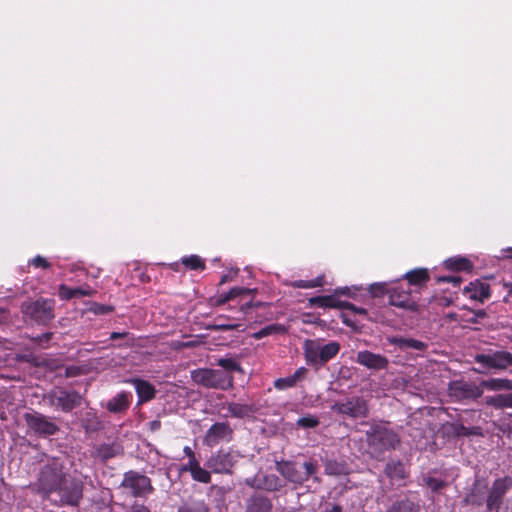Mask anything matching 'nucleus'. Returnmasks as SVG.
Listing matches in <instances>:
<instances>
[{
  "label": "nucleus",
  "mask_w": 512,
  "mask_h": 512,
  "mask_svg": "<svg viewBox=\"0 0 512 512\" xmlns=\"http://www.w3.org/2000/svg\"><path fill=\"white\" fill-rule=\"evenodd\" d=\"M36 488L44 496L61 504L77 505L82 497V486L64 475L58 460H53L41 468Z\"/></svg>",
  "instance_id": "f257e3e1"
},
{
  "label": "nucleus",
  "mask_w": 512,
  "mask_h": 512,
  "mask_svg": "<svg viewBox=\"0 0 512 512\" xmlns=\"http://www.w3.org/2000/svg\"><path fill=\"white\" fill-rule=\"evenodd\" d=\"M366 438L369 448L377 455L395 449L400 443L398 434L383 422L371 424Z\"/></svg>",
  "instance_id": "f03ea898"
},
{
  "label": "nucleus",
  "mask_w": 512,
  "mask_h": 512,
  "mask_svg": "<svg viewBox=\"0 0 512 512\" xmlns=\"http://www.w3.org/2000/svg\"><path fill=\"white\" fill-rule=\"evenodd\" d=\"M192 380L206 388L228 390L233 387V376L210 368L197 369L191 372Z\"/></svg>",
  "instance_id": "7ed1b4c3"
},
{
  "label": "nucleus",
  "mask_w": 512,
  "mask_h": 512,
  "mask_svg": "<svg viewBox=\"0 0 512 512\" xmlns=\"http://www.w3.org/2000/svg\"><path fill=\"white\" fill-rule=\"evenodd\" d=\"M340 350L338 342H329L323 346L311 340L304 343V355L308 364L323 365L334 358Z\"/></svg>",
  "instance_id": "20e7f679"
},
{
  "label": "nucleus",
  "mask_w": 512,
  "mask_h": 512,
  "mask_svg": "<svg viewBox=\"0 0 512 512\" xmlns=\"http://www.w3.org/2000/svg\"><path fill=\"white\" fill-rule=\"evenodd\" d=\"M44 401L51 407L70 412L81 405L82 397L76 391L56 387L44 396Z\"/></svg>",
  "instance_id": "39448f33"
},
{
  "label": "nucleus",
  "mask_w": 512,
  "mask_h": 512,
  "mask_svg": "<svg viewBox=\"0 0 512 512\" xmlns=\"http://www.w3.org/2000/svg\"><path fill=\"white\" fill-rule=\"evenodd\" d=\"M242 455L234 449H220L206 461V467L215 474H231Z\"/></svg>",
  "instance_id": "423d86ee"
},
{
  "label": "nucleus",
  "mask_w": 512,
  "mask_h": 512,
  "mask_svg": "<svg viewBox=\"0 0 512 512\" xmlns=\"http://www.w3.org/2000/svg\"><path fill=\"white\" fill-rule=\"evenodd\" d=\"M370 292L374 296L387 292L390 294L389 298L391 305L410 310L415 308V303L411 301L408 290L399 289V287H388V284L383 282L371 284Z\"/></svg>",
  "instance_id": "0eeeda50"
},
{
  "label": "nucleus",
  "mask_w": 512,
  "mask_h": 512,
  "mask_svg": "<svg viewBox=\"0 0 512 512\" xmlns=\"http://www.w3.org/2000/svg\"><path fill=\"white\" fill-rule=\"evenodd\" d=\"M121 487L134 497H145L153 491L151 480L138 472L128 471L124 474Z\"/></svg>",
  "instance_id": "6e6552de"
},
{
  "label": "nucleus",
  "mask_w": 512,
  "mask_h": 512,
  "mask_svg": "<svg viewBox=\"0 0 512 512\" xmlns=\"http://www.w3.org/2000/svg\"><path fill=\"white\" fill-rule=\"evenodd\" d=\"M331 410L353 419L365 418L369 412L367 402L360 397H351L344 401L335 402L331 406Z\"/></svg>",
  "instance_id": "1a4fd4ad"
},
{
  "label": "nucleus",
  "mask_w": 512,
  "mask_h": 512,
  "mask_svg": "<svg viewBox=\"0 0 512 512\" xmlns=\"http://www.w3.org/2000/svg\"><path fill=\"white\" fill-rule=\"evenodd\" d=\"M54 304L52 299H39L23 304L22 311L33 320L39 323H46L54 317Z\"/></svg>",
  "instance_id": "9d476101"
},
{
  "label": "nucleus",
  "mask_w": 512,
  "mask_h": 512,
  "mask_svg": "<svg viewBox=\"0 0 512 512\" xmlns=\"http://www.w3.org/2000/svg\"><path fill=\"white\" fill-rule=\"evenodd\" d=\"M448 393L456 401L475 400L483 394V389L472 382L454 380L449 383Z\"/></svg>",
  "instance_id": "9b49d317"
},
{
  "label": "nucleus",
  "mask_w": 512,
  "mask_h": 512,
  "mask_svg": "<svg viewBox=\"0 0 512 512\" xmlns=\"http://www.w3.org/2000/svg\"><path fill=\"white\" fill-rule=\"evenodd\" d=\"M233 430L225 422L213 424L206 432L203 442L208 447H215L221 442H229L232 439Z\"/></svg>",
  "instance_id": "f8f14e48"
},
{
  "label": "nucleus",
  "mask_w": 512,
  "mask_h": 512,
  "mask_svg": "<svg viewBox=\"0 0 512 512\" xmlns=\"http://www.w3.org/2000/svg\"><path fill=\"white\" fill-rule=\"evenodd\" d=\"M475 361L487 368L505 369L512 366V354L506 351L479 354L475 357Z\"/></svg>",
  "instance_id": "ddd939ff"
},
{
  "label": "nucleus",
  "mask_w": 512,
  "mask_h": 512,
  "mask_svg": "<svg viewBox=\"0 0 512 512\" xmlns=\"http://www.w3.org/2000/svg\"><path fill=\"white\" fill-rule=\"evenodd\" d=\"M25 419L28 426L39 435H53L58 430L57 425L49 421L48 418L42 414L28 413L26 414Z\"/></svg>",
  "instance_id": "4468645a"
},
{
  "label": "nucleus",
  "mask_w": 512,
  "mask_h": 512,
  "mask_svg": "<svg viewBox=\"0 0 512 512\" xmlns=\"http://www.w3.org/2000/svg\"><path fill=\"white\" fill-rule=\"evenodd\" d=\"M512 486V478L504 477L496 479L492 485L487 498V507L489 510L497 509L501 503L503 495Z\"/></svg>",
  "instance_id": "2eb2a0df"
},
{
  "label": "nucleus",
  "mask_w": 512,
  "mask_h": 512,
  "mask_svg": "<svg viewBox=\"0 0 512 512\" xmlns=\"http://www.w3.org/2000/svg\"><path fill=\"white\" fill-rule=\"evenodd\" d=\"M356 362L372 370L386 369L389 363L385 356L370 352L368 350L359 351L357 353Z\"/></svg>",
  "instance_id": "dca6fc26"
},
{
  "label": "nucleus",
  "mask_w": 512,
  "mask_h": 512,
  "mask_svg": "<svg viewBox=\"0 0 512 512\" xmlns=\"http://www.w3.org/2000/svg\"><path fill=\"white\" fill-rule=\"evenodd\" d=\"M277 470L283 477L292 483L302 484L305 481V474H302V469L297 467L294 463H278Z\"/></svg>",
  "instance_id": "f3484780"
},
{
  "label": "nucleus",
  "mask_w": 512,
  "mask_h": 512,
  "mask_svg": "<svg viewBox=\"0 0 512 512\" xmlns=\"http://www.w3.org/2000/svg\"><path fill=\"white\" fill-rule=\"evenodd\" d=\"M464 294L472 300L484 302L490 297V287L481 281L471 282L464 288Z\"/></svg>",
  "instance_id": "a211bd4d"
},
{
  "label": "nucleus",
  "mask_w": 512,
  "mask_h": 512,
  "mask_svg": "<svg viewBox=\"0 0 512 512\" xmlns=\"http://www.w3.org/2000/svg\"><path fill=\"white\" fill-rule=\"evenodd\" d=\"M182 471H189L194 481L204 484L211 482V473H213L210 469L201 467L198 460L185 464L182 467Z\"/></svg>",
  "instance_id": "6ab92c4d"
},
{
  "label": "nucleus",
  "mask_w": 512,
  "mask_h": 512,
  "mask_svg": "<svg viewBox=\"0 0 512 512\" xmlns=\"http://www.w3.org/2000/svg\"><path fill=\"white\" fill-rule=\"evenodd\" d=\"M387 341L390 344L398 346L399 349H401V350L413 349V350L423 351L427 348L426 343L416 340V339H413V338L392 336V337H388Z\"/></svg>",
  "instance_id": "aec40b11"
},
{
  "label": "nucleus",
  "mask_w": 512,
  "mask_h": 512,
  "mask_svg": "<svg viewBox=\"0 0 512 512\" xmlns=\"http://www.w3.org/2000/svg\"><path fill=\"white\" fill-rule=\"evenodd\" d=\"M444 432L453 437L459 436H470V435H479L480 429L478 427H465L460 423H446L443 426Z\"/></svg>",
  "instance_id": "412c9836"
},
{
  "label": "nucleus",
  "mask_w": 512,
  "mask_h": 512,
  "mask_svg": "<svg viewBox=\"0 0 512 512\" xmlns=\"http://www.w3.org/2000/svg\"><path fill=\"white\" fill-rule=\"evenodd\" d=\"M94 293V290L90 287H79V288H69L68 286L61 284L59 286V297L62 300H69L74 297H83L90 296Z\"/></svg>",
  "instance_id": "4be33fe9"
},
{
  "label": "nucleus",
  "mask_w": 512,
  "mask_h": 512,
  "mask_svg": "<svg viewBox=\"0 0 512 512\" xmlns=\"http://www.w3.org/2000/svg\"><path fill=\"white\" fill-rule=\"evenodd\" d=\"M130 394L120 392L107 402L106 408L113 413H119L128 408L130 404Z\"/></svg>",
  "instance_id": "5701e85b"
},
{
  "label": "nucleus",
  "mask_w": 512,
  "mask_h": 512,
  "mask_svg": "<svg viewBox=\"0 0 512 512\" xmlns=\"http://www.w3.org/2000/svg\"><path fill=\"white\" fill-rule=\"evenodd\" d=\"M385 473L392 481H400L407 476L405 466L401 461L388 462L385 467Z\"/></svg>",
  "instance_id": "b1692460"
},
{
  "label": "nucleus",
  "mask_w": 512,
  "mask_h": 512,
  "mask_svg": "<svg viewBox=\"0 0 512 512\" xmlns=\"http://www.w3.org/2000/svg\"><path fill=\"white\" fill-rule=\"evenodd\" d=\"M132 382L140 401H149L155 396V389L149 382L140 379H134Z\"/></svg>",
  "instance_id": "393cba45"
},
{
  "label": "nucleus",
  "mask_w": 512,
  "mask_h": 512,
  "mask_svg": "<svg viewBox=\"0 0 512 512\" xmlns=\"http://www.w3.org/2000/svg\"><path fill=\"white\" fill-rule=\"evenodd\" d=\"M311 306L321 308H341L342 301L336 298L334 295H323L316 296L309 299Z\"/></svg>",
  "instance_id": "a878e982"
},
{
  "label": "nucleus",
  "mask_w": 512,
  "mask_h": 512,
  "mask_svg": "<svg viewBox=\"0 0 512 512\" xmlns=\"http://www.w3.org/2000/svg\"><path fill=\"white\" fill-rule=\"evenodd\" d=\"M246 484L251 487L263 488L269 491L279 490L283 485L275 475H267L263 478L262 484H255L256 479H246Z\"/></svg>",
  "instance_id": "bb28decb"
},
{
  "label": "nucleus",
  "mask_w": 512,
  "mask_h": 512,
  "mask_svg": "<svg viewBox=\"0 0 512 512\" xmlns=\"http://www.w3.org/2000/svg\"><path fill=\"white\" fill-rule=\"evenodd\" d=\"M271 502L262 496H253L247 504V512H270Z\"/></svg>",
  "instance_id": "cd10ccee"
},
{
  "label": "nucleus",
  "mask_w": 512,
  "mask_h": 512,
  "mask_svg": "<svg viewBox=\"0 0 512 512\" xmlns=\"http://www.w3.org/2000/svg\"><path fill=\"white\" fill-rule=\"evenodd\" d=\"M480 387L486 388L491 391L499 390H512V381L509 379L493 378L489 380H483Z\"/></svg>",
  "instance_id": "c85d7f7f"
},
{
  "label": "nucleus",
  "mask_w": 512,
  "mask_h": 512,
  "mask_svg": "<svg viewBox=\"0 0 512 512\" xmlns=\"http://www.w3.org/2000/svg\"><path fill=\"white\" fill-rule=\"evenodd\" d=\"M447 269L455 271L469 270L472 267L471 262L465 257H451L444 261Z\"/></svg>",
  "instance_id": "c756f323"
},
{
  "label": "nucleus",
  "mask_w": 512,
  "mask_h": 512,
  "mask_svg": "<svg viewBox=\"0 0 512 512\" xmlns=\"http://www.w3.org/2000/svg\"><path fill=\"white\" fill-rule=\"evenodd\" d=\"M217 365L224 369V372L231 375L232 372H243V369L236 358L225 357L217 360Z\"/></svg>",
  "instance_id": "7c9ffc66"
},
{
  "label": "nucleus",
  "mask_w": 512,
  "mask_h": 512,
  "mask_svg": "<svg viewBox=\"0 0 512 512\" xmlns=\"http://www.w3.org/2000/svg\"><path fill=\"white\" fill-rule=\"evenodd\" d=\"M285 332H286V327L284 325L270 324V325L263 327L259 331L254 332L252 334V337L254 339H261V338L267 337L272 334H281V333H285Z\"/></svg>",
  "instance_id": "2f4dec72"
},
{
  "label": "nucleus",
  "mask_w": 512,
  "mask_h": 512,
  "mask_svg": "<svg viewBox=\"0 0 512 512\" xmlns=\"http://www.w3.org/2000/svg\"><path fill=\"white\" fill-rule=\"evenodd\" d=\"M228 413L235 418H243L252 412L250 406L241 403L231 402L227 404Z\"/></svg>",
  "instance_id": "473e14b6"
},
{
  "label": "nucleus",
  "mask_w": 512,
  "mask_h": 512,
  "mask_svg": "<svg viewBox=\"0 0 512 512\" xmlns=\"http://www.w3.org/2000/svg\"><path fill=\"white\" fill-rule=\"evenodd\" d=\"M404 277L408 280L409 284H421L429 279L428 271L426 269H414L405 273Z\"/></svg>",
  "instance_id": "72a5a7b5"
},
{
  "label": "nucleus",
  "mask_w": 512,
  "mask_h": 512,
  "mask_svg": "<svg viewBox=\"0 0 512 512\" xmlns=\"http://www.w3.org/2000/svg\"><path fill=\"white\" fill-rule=\"evenodd\" d=\"M486 403L495 408L512 407V394L488 397Z\"/></svg>",
  "instance_id": "f704fd0d"
},
{
  "label": "nucleus",
  "mask_w": 512,
  "mask_h": 512,
  "mask_svg": "<svg viewBox=\"0 0 512 512\" xmlns=\"http://www.w3.org/2000/svg\"><path fill=\"white\" fill-rule=\"evenodd\" d=\"M419 507L409 500L394 503L387 512H418Z\"/></svg>",
  "instance_id": "c9c22d12"
},
{
  "label": "nucleus",
  "mask_w": 512,
  "mask_h": 512,
  "mask_svg": "<svg viewBox=\"0 0 512 512\" xmlns=\"http://www.w3.org/2000/svg\"><path fill=\"white\" fill-rule=\"evenodd\" d=\"M324 284V276H318L312 280H296L291 283L294 288L310 289L320 287Z\"/></svg>",
  "instance_id": "e433bc0d"
},
{
  "label": "nucleus",
  "mask_w": 512,
  "mask_h": 512,
  "mask_svg": "<svg viewBox=\"0 0 512 512\" xmlns=\"http://www.w3.org/2000/svg\"><path fill=\"white\" fill-rule=\"evenodd\" d=\"M250 293H251V290L248 288L235 287V288H232L228 293L221 295L219 302L224 303V302L230 301L232 299H235L237 297H240L242 295H248Z\"/></svg>",
  "instance_id": "4c0bfd02"
},
{
  "label": "nucleus",
  "mask_w": 512,
  "mask_h": 512,
  "mask_svg": "<svg viewBox=\"0 0 512 512\" xmlns=\"http://www.w3.org/2000/svg\"><path fill=\"white\" fill-rule=\"evenodd\" d=\"M118 452V449L112 445L103 444L97 448V457L101 460L106 461L113 458Z\"/></svg>",
  "instance_id": "58836bf2"
},
{
  "label": "nucleus",
  "mask_w": 512,
  "mask_h": 512,
  "mask_svg": "<svg viewBox=\"0 0 512 512\" xmlns=\"http://www.w3.org/2000/svg\"><path fill=\"white\" fill-rule=\"evenodd\" d=\"M182 264L189 269H204L205 265L202 259L197 255H190L182 258Z\"/></svg>",
  "instance_id": "ea45409f"
},
{
  "label": "nucleus",
  "mask_w": 512,
  "mask_h": 512,
  "mask_svg": "<svg viewBox=\"0 0 512 512\" xmlns=\"http://www.w3.org/2000/svg\"><path fill=\"white\" fill-rule=\"evenodd\" d=\"M178 512H208L204 501H193L183 505Z\"/></svg>",
  "instance_id": "a19ab883"
},
{
  "label": "nucleus",
  "mask_w": 512,
  "mask_h": 512,
  "mask_svg": "<svg viewBox=\"0 0 512 512\" xmlns=\"http://www.w3.org/2000/svg\"><path fill=\"white\" fill-rule=\"evenodd\" d=\"M240 326L235 320L222 321L220 318L216 319L215 328L218 330H233Z\"/></svg>",
  "instance_id": "79ce46f5"
},
{
  "label": "nucleus",
  "mask_w": 512,
  "mask_h": 512,
  "mask_svg": "<svg viewBox=\"0 0 512 512\" xmlns=\"http://www.w3.org/2000/svg\"><path fill=\"white\" fill-rule=\"evenodd\" d=\"M295 385H296V383L294 382L291 375L284 377V378H279V379L275 380V382H274L275 388H277L279 390L288 389Z\"/></svg>",
  "instance_id": "37998d69"
},
{
  "label": "nucleus",
  "mask_w": 512,
  "mask_h": 512,
  "mask_svg": "<svg viewBox=\"0 0 512 512\" xmlns=\"http://www.w3.org/2000/svg\"><path fill=\"white\" fill-rule=\"evenodd\" d=\"M297 424L304 428H314L319 424V420L314 416H305L299 418Z\"/></svg>",
  "instance_id": "c03bdc74"
},
{
  "label": "nucleus",
  "mask_w": 512,
  "mask_h": 512,
  "mask_svg": "<svg viewBox=\"0 0 512 512\" xmlns=\"http://www.w3.org/2000/svg\"><path fill=\"white\" fill-rule=\"evenodd\" d=\"M29 264L36 268L42 269H48L51 266L50 262L40 255H37L33 259H31L29 261Z\"/></svg>",
  "instance_id": "a18cd8bd"
},
{
  "label": "nucleus",
  "mask_w": 512,
  "mask_h": 512,
  "mask_svg": "<svg viewBox=\"0 0 512 512\" xmlns=\"http://www.w3.org/2000/svg\"><path fill=\"white\" fill-rule=\"evenodd\" d=\"M425 484L432 490L438 491L445 486V482L433 477H427L424 479Z\"/></svg>",
  "instance_id": "49530a36"
},
{
  "label": "nucleus",
  "mask_w": 512,
  "mask_h": 512,
  "mask_svg": "<svg viewBox=\"0 0 512 512\" xmlns=\"http://www.w3.org/2000/svg\"><path fill=\"white\" fill-rule=\"evenodd\" d=\"M317 471V465L313 462H305L303 464L302 474H305V481Z\"/></svg>",
  "instance_id": "de8ad7c7"
},
{
  "label": "nucleus",
  "mask_w": 512,
  "mask_h": 512,
  "mask_svg": "<svg viewBox=\"0 0 512 512\" xmlns=\"http://www.w3.org/2000/svg\"><path fill=\"white\" fill-rule=\"evenodd\" d=\"M341 308H345V309L351 310L352 312L358 313V314H366V310L364 308L357 307L354 304L349 303V302H345V301H342Z\"/></svg>",
  "instance_id": "09e8293b"
},
{
  "label": "nucleus",
  "mask_w": 512,
  "mask_h": 512,
  "mask_svg": "<svg viewBox=\"0 0 512 512\" xmlns=\"http://www.w3.org/2000/svg\"><path fill=\"white\" fill-rule=\"evenodd\" d=\"M438 282H449L452 283L453 286H458L461 282V278L458 276H443L437 279Z\"/></svg>",
  "instance_id": "8fccbe9b"
},
{
  "label": "nucleus",
  "mask_w": 512,
  "mask_h": 512,
  "mask_svg": "<svg viewBox=\"0 0 512 512\" xmlns=\"http://www.w3.org/2000/svg\"><path fill=\"white\" fill-rule=\"evenodd\" d=\"M126 512H150V510L145 505L134 503Z\"/></svg>",
  "instance_id": "3c124183"
},
{
  "label": "nucleus",
  "mask_w": 512,
  "mask_h": 512,
  "mask_svg": "<svg viewBox=\"0 0 512 512\" xmlns=\"http://www.w3.org/2000/svg\"><path fill=\"white\" fill-rule=\"evenodd\" d=\"M306 368L300 367L298 368L291 377L293 378L294 382L297 383L299 380H301L305 374H306Z\"/></svg>",
  "instance_id": "603ef678"
},
{
  "label": "nucleus",
  "mask_w": 512,
  "mask_h": 512,
  "mask_svg": "<svg viewBox=\"0 0 512 512\" xmlns=\"http://www.w3.org/2000/svg\"><path fill=\"white\" fill-rule=\"evenodd\" d=\"M327 474L334 475L339 473L338 466L336 464L328 463L325 467Z\"/></svg>",
  "instance_id": "864d4df0"
},
{
  "label": "nucleus",
  "mask_w": 512,
  "mask_h": 512,
  "mask_svg": "<svg viewBox=\"0 0 512 512\" xmlns=\"http://www.w3.org/2000/svg\"><path fill=\"white\" fill-rule=\"evenodd\" d=\"M238 273V269H231L226 275H224L221 279V283H225L232 278H234Z\"/></svg>",
  "instance_id": "5fc2aeb1"
},
{
  "label": "nucleus",
  "mask_w": 512,
  "mask_h": 512,
  "mask_svg": "<svg viewBox=\"0 0 512 512\" xmlns=\"http://www.w3.org/2000/svg\"><path fill=\"white\" fill-rule=\"evenodd\" d=\"M183 452L189 458L187 463H191L193 460H197L193 450L189 446H185L184 449H183Z\"/></svg>",
  "instance_id": "6e6d98bb"
},
{
  "label": "nucleus",
  "mask_w": 512,
  "mask_h": 512,
  "mask_svg": "<svg viewBox=\"0 0 512 512\" xmlns=\"http://www.w3.org/2000/svg\"><path fill=\"white\" fill-rule=\"evenodd\" d=\"M50 338H51V334L46 333V334H43L42 336L38 337L35 340L39 345H42L43 342H48L50 340Z\"/></svg>",
  "instance_id": "4d7b16f0"
},
{
  "label": "nucleus",
  "mask_w": 512,
  "mask_h": 512,
  "mask_svg": "<svg viewBox=\"0 0 512 512\" xmlns=\"http://www.w3.org/2000/svg\"><path fill=\"white\" fill-rule=\"evenodd\" d=\"M126 336H128L127 332H112L110 335V339L115 340L118 338H124Z\"/></svg>",
  "instance_id": "13d9d810"
},
{
  "label": "nucleus",
  "mask_w": 512,
  "mask_h": 512,
  "mask_svg": "<svg viewBox=\"0 0 512 512\" xmlns=\"http://www.w3.org/2000/svg\"><path fill=\"white\" fill-rule=\"evenodd\" d=\"M501 252H502V257L512 259V248L511 247L503 249Z\"/></svg>",
  "instance_id": "bf43d9fd"
},
{
  "label": "nucleus",
  "mask_w": 512,
  "mask_h": 512,
  "mask_svg": "<svg viewBox=\"0 0 512 512\" xmlns=\"http://www.w3.org/2000/svg\"><path fill=\"white\" fill-rule=\"evenodd\" d=\"M111 310L110 307H106L104 305H99L97 306V308L95 309V312L96 313H107Z\"/></svg>",
  "instance_id": "052dcab7"
},
{
  "label": "nucleus",
  "mask_w": 512,
  "mask_h": 512,
  "mask_svg": "<svg viewBox=\"0 0 512 512\" xmlns=\"http://www.w3.org/2000/svg\"><path fill=\"white\" fill-rule=\"evenodd\" d=\"M325 512H342V509L340 506L335 505L330 510H326Z\"/></svg>",
  "instance_id": "680f3d73"
},
{
  "label": "nucleus",
  "mask_w": 512,
  "mask_h": 512,
  "mask_svg": "<svg viewBox=\"0 0 512 512\" xmlns=\"http://www.w3.org/2000/svg\"><path fill=\"white\" fill-rule=\"evenodd\" d=\"M347 291H348V288L347 287H344V288H337L335 290V293L336 294H347Z\"/></svg>",
  "instance_id": "e2e57ef3"
},
{
  "label": "nucleus",
  "mask_w": 512,
  "mask_h": 512,
  "mask_svg": "<svg viewBox=\"0 0 512 512\" xmlns=\"http://www.w3.org/2000/svg\"><path fill=\"white\" fill-rule=\"evenodd\" d=\"M4 319H6V311L0 309V322H2Z\"/></svg>",
  "instance_id": "0e129e2a"
},
{
  "label": "nucleus",
  "mask_w": 512,
  "mask_h": 512,
  "mask_svg": "<svg viewBox=\"0 0 512 512\" xmlns=\"http://www.w3.org/2000/svg\"><path fill=\"white\" fill-rule=\"evenodd\" d=\"M505 286L509 289L510 295H512V283L505 284Z\"/></svg>",
  "instance_id": "69168bd1"
},
{
  "label": "nucleus",
  "mask_w": 512,
  "mask_h": 512,
  "mask_svg": "<svg viewBox=\"0 0 512 512\" xmlns=\"http://www.w3.org/2000/svg\"><path fill=\"white\" fill-rule=\"evenodd\" d=\"M249 306H250V303L246 302V303L241 305V309H244V308L249 307Z\"/></svg>",
  "instance_id": "338daca9"
},
{
  "label": "nucleus",
  "mask_w": 512,
  "mask_h": 512,
  "mask_svg": "<svg viewBox=\"0 0 512 512\" xmlns=\"http://www.w3.org/2000/svg\"><path fill=\"white\" fill-rule=\"evenodd\" d=\"M343 322L346 324V325H351L348 320L346 318H344Z\"/></svg>",
  "instance_id": "774afa93"
}]
</instances>
